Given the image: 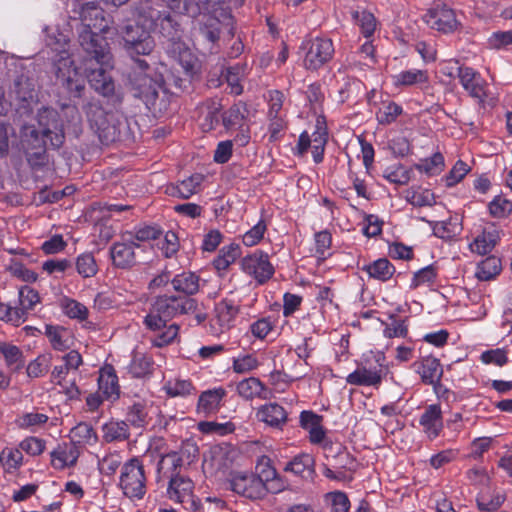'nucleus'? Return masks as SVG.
<instances>
[{"label":"nucleus","instance_id":"nucleus-20","mask_svg":"<svg viewBox=\"0 0 512 512\" xmlns=\"http://www.w3.org/2000/svg\"><path fill=\"white\" fill-rule=\"evenodd\" d=\"M256 417L259 421L275 428H281L287 421L286 411L277 403L261 406L257 410Z\"/></svg>","mask_w":512,"mask_h":512},{"label":"nucleus","instance_id":"nucleus-31","mask_svg":"<svg viewBox=\"0 0 512 512\" xmlns=\"http://www.w3.org/2000/svg\"><path fill=\"white\" fill-rule=\"evenodd\" d=\"M182 459L177 452H170L163 455L157 465V473L159 479L180 476L177 469L181 467Z\"/></svg>","mask_w":512,"mask_h":512},{"label":"nucleus","instance_id":"nucleus-64","mask_svg":"<svg viewBox=\"0 0 512 512\" xmlns=\"http://www.w3.org/2000/svg\"><path fill=\"white\" fill-rule=\"evenodd\" d=\"M324 456L327 463L334 460H349V455L345 452L340 445H333L332 443H325L323 445Z\"/></svg>","mask_w":512,"mask_h":512},{"label":"nucleus","instance_id":"nucleus-15","mask_svg":"<svg viewBox=\"0 0 512 512\" xmlns=\"http://www.w3.org/2000/svg\"><path fill=\"white\" fill-rule=\"evenodd\" d=\"M167 54L176 61L184 74L190 76L194 72L196 58L178 36H171L164 43Z\"/></svg>","mask_w":512,"mask_h":512},{"label":"nucleus","instance_id":"nucleus-49","mask_svg":"<svg viewBox=\"0 0 512 512\" xmlns=\"http://www.w3.org/2000/svg\"><path fill=\"white\" fill-rule=\"evenodd\" d=\"M65 329L54 326H46V335L50 339V343L55 350L63 351L69 348L67 340L64 339Z\"/></svg>","mask_w":512,"mask_h":512},{"label":"nucleus","instance_id":"nucleus-32","mask_svg":"<svg viewBox=\"0 0 512 512\" xmlns=\"http://www.w3.org/2000/svg\"><path fill=\"white\" fill-rule=\"evenodd\" d=\"M215 312L220 326L224 329H229L239 313V306L235 305L231 300L223 299L216 305Z\"/></svg>","mask_w":512,"mask_h":512},{"label":"nucleus","instance_id":"nucleus-50","mask_svg":"<svg viewBox=\"0 0 512 512\" xmlns=\"http://www.w3.org/2000/svg\"><path fill=\"white\" fill-rule=\"evenodd\" d=\"M496 244V236L492 233H483L482 236H478L471 244L472 251L477 252L480 255L489 253Z\"/></svg>","mask_w":512,"mask_h":512},{"label":"nucleus","instance_id":"nucleus-41","mask_svg":"<svg viewBox=\"0 0 512 512\" xmlns=\"http://www.w3.org/2000/svg\"><path fill=\"white\" fill-rule=\"evenodd\" d=\"M164 390L171 397H184L192 394L195 391V388L188 380L176 379L173 381H168L164 385Z\"/></svg>","mask_w":512,"mask_h":512},{"label":"nucleus","instance_id":"nucleus-52","mask_svg":"<svg viewBox=\"0 0 512 512\" xmlns=\"http://www.w3.org/2000/svg\"><path fill=\"white\" fill-rule=\"evenodd\" d=\"M0 320L11 323L15 326L23 323V313L18 307H12L8 304L0 302Z\"/></svg>","mask_w":512,"mask_h":512},{"label":"nucleus","instance_id":"nucleus-18","mask_svg":"<svg viewBox=\"0 0 512 512\" xmlns=\"http://www.w3.org/2000/svg\"><path fill=\"white\" fill-rule=\"evenodd\" d=\"M425 23L433 29L449 33L458 27V21L452 9L446 6H437L430 9L424 16Z\"/></svg>","mask_w":512,"mask_h":512},{"label":"nucleus","instance_id":"nucleus-40","mask_svg":"<svg viewBox=\"0 0 512 512\" xmlns=\"http://www.w3.org/2000/svg\"><path fill=\"white\" fill-rule=\"evenodd\" d=\"M23 461L22 451L19 449L5 448L0 453V463L7 472H12L20 467Z\"/></svg>","mask_w":512,"mask_h":512},{"label":"nucleus","instance_id":"nucleus-60","mask_svg":"<svg viewBox=\"0 0 512 512\" xmlns=\"http://www.w3.org/2000/svg\"><path fill=\"white\" fill-rule=\"evenodd\" d=\"M436 277L435 268L432 265H429L425 268L420 269L414 274V277L411 282L412 288H417L420 285L425 283H431L434 281Z\"/></svg>","mask_w":512,"mask_h":512},{"label":"nucleus","instance_id":"nucleus-30","mask_svg":"<svg viewBox=\"0 0 512 512\" xmlns=\"http://www.w3.org/2000/svg\"><path fill=\"white\" fill-rule=\"evenodd\" d=\"M175 291L183 293V296L193 295L199 290V277L191 272H183L171 280Z\"/></svg>","mask_w":512,"mask_h":512},{"label":"nucleus","instance_id":"nucleus-22","mask_svg":"<svg viewBox=\"0 0 512 512\" xmlns=\"http://www.w3.org/2000/svg\"><path fill=\"white\" fill-rule=\"evenodd\" d=\"M237 392L246 400L254 398L267 399L269 395V390L258 378L255 377H250L240 381L237 385Z\"/></svg>","mask_w":512,"mask_h":512},{"label":"nucleus","instance_id":"nucleus-9","mask_svg":"<svg viewBox=\"0 0 512 512\" xmlns=\"http://www.w3.org/2000/svg\"><path fill=\"white\" fill-rule=\"evenodd\" d=\"M46 136L40 134L34 125L25 124L20 131V144L32 167H40L47 163Z\"/></svg>","mask_w":512,"mask_h":512},{"label":"nucleus","instance_id":"nucleus-21","mask_svg":"<svg viewBox=\"0 0 512 512\" xmlns=\"http://www.w3.org/2000/svg\"><path fill=\"white\" fill-rule=\"evenodd\" d=\"M458 77L464 89L472 97L482 99L485 96V89L480 76L470 67H458Z\"/></svg>","mask_w":512,"mask_h":512},{"label":"nucleus","instance_id":"nucleus-55","mask_svg":"<svg viewBox=\"0 0 512 512\" xmlns=\"http://www.w3.org/2000/svg\"><path fill=\"white\" fill-rule=\"evenodd\" d=\"M157 20L159 21L161 33L163 34L164 37L168 39L171 36H178L177 32L179 29V23L172 15H159Z\"/></svg>","mask_w":512,"mask_h":512},{"label":"nucleus","instance_id":"nucleus-36","mask_svg":"<svg viewBox=\"0 0 512 512\" xmlns=\"http://www.w3.org/2000/svg\"><path fill=\"white\" fill-rule=\"evenodd\" d=\"M505 500V494L501 492H494L491 496L486 493H480L476 499V502L480 511L495 512L503 505Z\"/></svg>","mask_w":512,"mask_h":512},{"label":"nucleus","instance_id":"nucleus-46","mask_svg":"<svg viewBox=\"0 0 512 512\" xmlns=\"http://www.w3.org/2000/svg\"><path fill=\"white\" fill-rule=\"evenodd\" d=\"M245 106L242 104L233 105L228 111H226L223 115V124L226 128H234L237 126H241L242 122L245 118Z\"/></svg>","mask_w":512,"mask_h":512},{"label":"nucleus","instance_id":"nucleus-56","mask_svg":"<svg viewBox=\"0 0 512 512\" xmlns=\"http://www.w3.org/2000/svg\"><path fill=\"white\" fill-rule=\"evenodd\" d=\"M469 171L470 167L464 161L458 160L446 176L447 186H453L461 181Z\"/></svg>","mask_w":512,"mask_h":512},{"label":"nucleus","instance_id":"nucleus-14","mask_svg":"<svg viewBox=\"0 0 512 512\" xmlns=\"http://www.w3.org/2000/svg\"><path fill=\"white\" fill-rule=\"evenodd\" d=\"M213 13L214 17L209 18L205 25L200 29L202 36L211 43H215L219 40L223 29H226L228 34L233 37L234 26L230 10L222 8V12L219 16H217L216 9Z\"/></svg>","mask_w":512,"mask_h":512},{"label":"nucleus","instance_id":"nucleus-62","mask_svg":"<svg viewBox=\"0 0 512 512\" xmlns=\"http://www.w3.org/2000/svg\"><path fill=\"white\" fill-rule=\"evenodd\" d=\"M20 448L32 456H37L44 451L45 442L37 437H28L20 443Z\"/></svg>","mask_w":512,"mask_h":512},{"label":"nucleus","instance_id":"nucleus-6","mask_svg":"<svg viewBox=\"0 0 512 512\" xmlns=\"http://www.w3.org/2000/svg\"><path fill=\"white\" fill-rule=\"evenodd\" d=\"M11 95L17 102L18 111L29 115L38 103V84L30 70L22 69L13 80Z\"/></svg>","mask_w":512,"mask_h":512},{"label":"nucleus","instance_id":"nucleus-53","mask_svg":"<svg viewBox=\"0 0 512 512\" xmlns=\"http://www.w3.org/2000/svg\"><path fill=\"white\" fill-rule=\"evenodd\" d=\"M49 417L46 414L31 412L23 414L17 420V424L20 428L28 429L34 426L44 425L48 421Z\"/></svg>","mask_w":512,"mask_h":512},{"label":"nucleus","instance_id":"nucleus-42","mask_svg":"<svg viewBox=\"0 0 512 512\" xmlns=\"http://www.w3.org/2000/svg\"><path fill=\"white\" fill-rule=\"evenodd\" d=\"M1 352L5 358L7 366L12 370L17 371L24 366L22 352L17 346L4 344L1 347Z\"/></svg>","mask_w":512,"mask_h":512},{"label":"nucleus","instance_id":"nucleus-5","mask_svg":"<svg viewBox=\"0 0 512 512\" xmlns=\"http://www.w3.org/2000/svg\"><path fill=\"white\" fill-rule=\"evenodd\" d=\"M94 53H84L83 66L86 73L87 80L90 86L102 94L103 96H110L114 93V82L108 73V69L113 68V55L110 51V60L108 63H103L99 57H94Z\"/></svg>","mask_w":512,"mask_h":512},{"label":"nucleus","instance_id":"nucleus-10","mask_svg":"<svg viewBox=\"0 0 512 512\" xmlns=\"http://www.w3.org/2000/svg\"><path fill=\"white\" fill-rule=\"evenodd\" d=\"M301 49L306 51L303 66L311 71H316L327 64L335 52L332 40L325 37L308 39L302 43Z\"/></svg>","mask_w":512,"mask_h":512},{"label":"nucleus","instance_id":"nucleus-29","mask_svg":"<svg viewBox=\"0 0 512 512\" xmlns=\"http://www.w3.org/2000/svg\"><path fill=\"white\" fill-rule=\"evenodd\" d=\"M314 466L315 460L313 456L308 453H301L287 462L284 470L299 476H304L305 473L311 476L314 473Z\"/></svg>","mask_w":512,"mask_h":512},{"label":"nucleus","instance_id":"nucleus-63","mask_svg":"<svg viewBox=\"0 0 512 512\" xmlns=\"http://www.w3.org/2000/svg\"><path fill=\"white\" fill-rule=\"evenodd\" d=\"M481 360L485 364H495L497 366H503L507 363L508 358L504 350L494 349L483 352L481 355Z\"/></svg>","mask_w":512,"mask_h":512},{"label":"nucleus","instance_id":"nucleus-28","mask_svg":"<svg viewBox=\"0 0 512 512\" xmlns=\"http://www.w3.org/2000/svg\"><path fill=\"white\" fill-rule=\"evenodd\" d=\"M79 453L75 447H69L67 444L58 446L56 450L51 453V464L56 469H64L67 466H72L76 463Z\"/></svg>","mask_w":512,"mask_h":512},{"label":"nucleus","instance_id":"nucleus-57","mask_svg":"<svg viewBox=\"0 0 512 512\" xmlns=\"http://www.w3.org/2000/svg\"><path fill=\"white\" fill-rule=\"evenodd\" d=\"M489 211L494 217H505L512 211V203L504 198L497 197L489 204Z\"/></svg>","mask_w":512,"mask_h":512},{"label":"nucleus","instance_id":"nucleus-61","mask_svg":"<svg viewBox=\"0 0 512 512\" xmlns=\"http://www.w3.org/2000/svg\"><path fill=\"white\" fill-rule=\"evenodd\" d=\"M265 231L266 225L263 221H260L244 234L243 243L246 246L256 245L263 238Z\"/></svg>","mask_w":512,"mask_h":512},{"label":"nucleus","instance_id":"nucleus-8","mask_svg":"<svg viewBox=\"0 0 512 512\" xmlns=\"http://www.w3.org/2000/svg\"><path fill=\"white\" fill-rule=\"evenodd\" d=\"M119 486L130 499H142L146 493L144 467L138 458L126 462L121 470Z\"/></svg>","mask_w":512,"mask_h":512},{"label":"nucleus","instance_id":"nucleus-37","mask_svg":"<svg viewBox=\"0 0 512 512\" xmlns=\"http://www.w3.org/2000/svg\"><path fill=\"white\" fill-rule=\"evenodd\" d=\"M352 17L356 21L357 25L360 27L363 35L365 37H370L375 29H376V19L374 15L363 9V10H355L352 12Z\"/></svg>","mask_w":512,"mask_h":512},{"label":"nucleus","instance_id":"nucleus-17","mask_svg":"<svg viewBox=\"0 0 512 512\" xmlns=\"http://www.w3.org/2000/svg\"><path fill=\"white\" fill-rule=\"evenodd\" d=\"M193 489L194 484L189 478L176 476L169 480L167 493L171 500L181 503L185 509H193L196 506Z\"/></svg>","mask_w":512,"mask_h":512},{"label":"nucleus","instance_id":"nucleus-12","mask_svg":"<svg viewBox=\"0 0 512 512\" xmlns=\"http://www.w3.org/2000/svg\"><path fill=\"white\" fill-rule=\"evenodd\" d=\"M130 84L135 97L141 99L150 110L161 111L158 104L160 85L156 81L146 73L134 71L130 76Z\"/></svg>","mask_w":512,"mask_h":512},{"label":"nucleus","instance_id":"nucleus-16","mask_svg":"<svg viewBox=\"0 0 512 512\" xmlns=\"http://www.w3.org/2000/svg\"><path fill=\"white\" fill-rule=\"evenodd\" d=\"M242 269L253 276L260 284L270 279L274 273V268L269 262L268 255L261 251H256L242 259Z\"/></svg>","mask_w":512,"mask_h":512},{"label":"nucleus","instance_id":"nucleus-38","mask_svg":"<svg viewBox=\"0 0 512 512\" xmlns=\"http://www.w3.org/2000/svg\"><path fill=\"white\" fill-rule=\"evenodd\" d=\"M40 302V297L37 291L34 289L24 286L19 290V307L23 313V321L26 320V315L29 310H32L34 306Z\"/></svg>","mask_w":512,"mask_h":512},{"label":"nucleus","instance_id":"nucleus-48","mask_svg":"<svg viewBox=\"0 0 512 512\" xmlns=\"http://www.w3.org/2000/svg\"><path fill=\"white\" fill-rule=\"evenodd\" d=\"M63 310L70 318L85 320L88 316V309L80 302L73 299H64L62 303Z\"/></svg>","mask_w":512,"mask_h":512},{"label":"nucleus","instance_id":"nucleus-23","mask_svg":"<svg viewBox=\"0 0 512 512\" xmlns=\"http://www.w3.org/2000/svg\"><path fill=\"white\" fill-rule=\"evenodd\" d=\"M226 391L223 388H215L204 391L198 400L197 411L204 415L216 412L220 407V402L225 397Z\"/></svg>","mask_w":512,"mask_h":512},{"label":"nucleus","instance_id":"nucleus-1","mask_svg":"<svg viewBox=\"0 0 512 512\" xmlns=\"http://www.w3.org/2000/svg\"><path fill=\"white\" fill-rule=\"evenodd\" d=\"M194 315L196 325L201 324L207 318V314L201 309L198 302L187 296L162 295L154 298L149 313L144 318V325L151 331H161L152 338L155 347L169 345L178 335L179 326L167 322L177 315Z\"/></svg>","mask_w":512,"mask_h":512},{"label":"nucleus","instance_id":"nucleus-58","mask_svg":"<svg viewBox=\"0 0 512 512\" xmlns=\"http://www.w3.org/2000/svg\"><path fill=\"white\" fill-rule=\"evenodd\" d=\"M489 46L494 49H502L512 45V30L494 32L488 39Z\"/></svg>","mask_w":512,"mask_h":512},{"label":"nucleus","instance_id":"nucleus-44","mask_svg":"<svg viewBox=\"0 0 512 512\" xmlns=\"http://www.w3.org/2000/svg\"><path fill=\"white\" fill-rule=\"evenodd\" d=\"M76 269L84 278L94 276L98 271L94 256L91 253H84L78 256L76 260Z\"/></svg>","mask_w":512,"mask_h":512},{"label":"nucleus","instance_id":"nucleus-45","mask_svg":"<svg viewBox=\"0 0 512 512\" xmlns=\"http://www.w3.org/2000/svg\"><path fill=\"white\" fill-rule=\"evenodd\" d=\"M428 80L427 72L424 70H409L399 73L395 77L396 85L410 86L418 83H424Z\"/></svg>","mask_w":512,"mask_h":512},{"label":"nucleus","instance_id":"nucleus-33","mask_svg":"<svg viewBox=\"0 0 512 512\" xmlns=\"http://www.w3.org/2000/svg\"><path fill=\"white\" fill-rule=\"evenodd\" d=\"M70 438L75 445L93 444L97 441V434L90 424L81 422L71 429Z\"/></svg>","mask_w":512,"mask_h":512},{"label":"nucleus","instance_id":"nucleus-13","mask_svg":"<svg viewBox=\"0 0 512 512\" xmlns=\"http://www.w3.org/2000/svg\"><path fill=\"white\" fill-rule=\"evenodd\" d=\"M37 121L43 135L50 141L51 147H61L65 140L63 124L58 112L50 107H42L37 113Z\"/></svg>","mask_w":512,"mask_h":512},{"label":"nucleus","instance_id":"nucleus-3","mask_svg":"<svg viewBox=\"0 0 512 512\" xmlns=\"http://www.w3.org/2000/svg\"><path fill=\"white\" fill-rule=\"evenodd\" d=\"M155 26L154 15L150 11H141L134 20H128L118 29L117 34L123 40V47L131 56H148L155 49L152 30Z\"/></svg>","mask_w":512,"mask_h":512},{"label":"nucleus","instance_id":"nucleus-24","mask_svg":"<svg viewBox=\"0 0 512 512\" xmlns=\"http://www.w3.org/2000/svg\"><path fill=\"white\" fill-rule=\"evenodd\" d=\"M420 424L424 427L429 437L438 436L443 427L440 406L430 405L422 414Z\"/></svg>","mask_w":512,"mask_h":512},{"label":"nucleus","instance_id":"nucleus-25","mask_svg":"<svg viewBox=\"0 0 512 512\" xmlns=\"http://www.w3.org/2000/svg\"><path fill=\"white\" fill-rule=\"evenodd\" d=\"M347 383L358 386H377L382 381L381 371L370 370L365 367L356 369L346 378Z\"/></svg>","mask_w":512,"mask_h":512},{"label":"nucleus","instance_id":"nucleus-59","mask_svg":"<svg viewBox=\"0 0 512 512\" xmlns=\"http://www.w3.org/2000/svg\"><path fill=\"white\" fill-rule=\"evenodd\" d=\"M257 359L252 355H245L234 359L233 369L236 373L242 374L254 370L258 367Z\"/></svg>","mask_w":512,"mask_h":512},{"label":"nucleus","instance_id":"nucleus-34","mask_svg":"<svg viewBox=\"0 0 512 512\" xmlns=\"http://www.w3.org/2000/svg\"><path fill=\"white\" fill-rule=\"evenodd\" d=\"M501 271V260L496 256H489L478 265L476 276L481 281H489Z\"/></svg>","mask_w":512,"mask_h":512},{"label":"nucleus","instance_id":"nucleus-2","mask_svg":"<svg viewBox=\"0 0 512 512\" xmlns=\"http://www.w3.org/2000/svg\"><path fill=\"white\" fill-rule=\"evenodd\" d=\"M80 23L77 26V41L84 53H94L103 63L110 60V45L103 36L109 34L111 27L106 19L104 10L95 2L80 5Z\"/></svg>","mask_w":512,"mask_h":512},{"label":"nucleus","instance_id":"nucleus-19","mask_svg":"<svg viewBox=\"0 0 512 512\" xmlns=\"http://www.w3.org/2000/svg\"><path fill=\"white\" fill-rule=\"evenodd\" d=\"M126 235L132 237L131 233H126L124 237ZM124 240V242L114 243L110 248L113 265L121 269L130 268L136 263L134 249L138 247L135 242L131 241V238H125Z\"/></svg>","mask_w":512,"mask_h":512},{"label":"nucleus","instance_id":"nucleus-43","mask_svg":"<svg viewBox=\"0 0 512 512\" xmlns=\"http://www.w3.org/2000/svg\"><path fill=\"white\" fill-rule=\"evenodd\" d=\"M51 354L39 355L36 359L31 361L27 366V375L31 378H38L43 376L49 369L51 364Z\"/></svg>","mask_w":512,"mask_h":512},{"label":"nucleus","instance_id":"nucleus-11","mask_svg":"<svg viewBox=\"0 0 512 512\" xmlns=\"http://www.w3.org/2000/svg\"><path fill=\"white\" fill-rule=\"evenodd\" d=\"M90 125L98 134L99 140L108 145L120 140L122 128L125 123L113 113H107L97 107L89 117Z\"/></svg>","mask_w":512,"mask_h":512},{"label":"nucleus","instance_id":"nucleus-27","mask_svg":"<svg viewBox=\"0 0 512 512\" xmlns=\"http://www.w3.org/2000/svg\"><path fill=\"white\" fill-rule=\"evenodd\" d=\"M418 372L424 383L434 385L440 381L443 369L438 359L426 357L422 360Z\"/></svg>","mask_w":512,"mask_h":512},{"label":"nucleus","instance_id":"nucleus-35","mask_svg":"<svg viewBox=\"0 0 512 512\" xmlns=\"http://www.w3.org/2000/svg\"><path fill=\"white\" fill-rule=\"evenodd\" d=\"M363 269L368 272L370 277L381 281L390 279L395 272V268L387 259L384 258L378 259L372 264L366 265Z\"/></svg>","mask_w":512,"mask_h":512},{"label":"nucleus","instance_id":"nucleus-4","mask_svg":"<svg viewBox=\"0 0 512 512\" xmlns=\"http://www.w3.org/2000/svg\"><path fill=\"white\" fill-rule=\"evenodd\" d=\"M269 459H263L260 463L264 468L258 475L248 472L232 471L226 480V488L234 493L251 499L258 500L267 494L266 481L272 480L276 476V470L270 466Z\"/></svg>","mask_w":512,"mask_h":512},{"label":"nucleus","instance_id":"nucleus-47","mask_svg":"<svg viewBox=\"0 0 512 512\" xmlns=\"http://www.w3.org/2000/svg\"><path fill=\"white\" fill-rule=\"evenodd\" d=\"M99 388L108 398L116 399L119 397L118 379L114 373L101 374Z\"/></svg>","mask_w":512,"mask_h":512},{"label":"nucleus","instance_id":"nucleus-39","mask_svg":"<svg viewBox=\"0 0 512 512\" xmlns=\"http://www.w3.org/2000/svg\"><path fill=\"white\" fill-rule=\"evenodd\" d=\"M103 433L107 442L125 440L129 437L128 425L125 422H109L103 426Z\"/></svg>","mask_w":512,"mask_h":512},{"label":"nucleus","instance_id":"nucleus-54","mask_svg":"<svg viewBox=\"0 0 512 512\" xmlns=\"http://www.w3.org/2000/svg\"><path fill=\"white\" fill-rule=\"evenodd\" d=\"M460 231L458 223H452L451 221L437 222L433 227L434 234L442 239H451L456 236Z\"/></svg>","mask_w":512,"mask_h":512},{"label":"nucleus","instance_id":"nucleus-51","mask_svg":"<svg viewBox=\"0 0 512 512\" xmlns=\"http://www.w3.org/2000/svg\"><path fill=\"white\" fill-rule=\"evenodd\" d=\"M402 113V108L394 102L388 103L377 113V120L380 124L388 125L396 120Z\"/></svg>","mask_w":512,"mask_h":512},{"label":"nucleus","instance_id":"nucleus-7","mask_svg":"<svg viewBox=\"0 0 512 512\" xmlns=\"http://www.w3.org/2000/svg\"><path fill=\"white\" fill-rule=\"evenodd\" d=\"M57 83L65 90L69 98H80L85 88V81L71 57L61 55L55 62Z\"/></svg>","mask_w":512,"mask_h":512},{"label":"nucleus","instance_id":"nucleus-26","mask_svg":"<svg viewBox=\"0 0 512 512\" xmlns=\"http://www.w3.org/2000/svg\"><path fill=\"white\" fill-rule=\"evenodd\" d=\"M202 181L203 176L201 174H194L177 185L169 187L168 191L173 196L188 199L198 192Z\"/></svg>","mask_w":512,"mask_h":512}]
</instances>
